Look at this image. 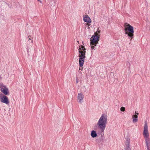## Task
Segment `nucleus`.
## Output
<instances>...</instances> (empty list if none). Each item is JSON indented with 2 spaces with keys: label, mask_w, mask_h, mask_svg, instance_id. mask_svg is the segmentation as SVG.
I'll list each match as a JSON object with an SVG mask.
<instances>
[{
  "label": "nucleus",
  "mask_w": 150,
  "mask_h": 150,
  "mask_svg": "<svg viewBox=\"0 0 150 150\" xmlns=\"http://www.w3.org/2000/svg\"><path fill=\"white\" fill-rule=\"evenodd\" d=\"M28 40L29 41V40H31V36L30 35L28 36Z\"/></svg>",
  "instance_id": "18"
},
{
  "label": "nucleus",
  "mask_w": 150,
  "mask_h": 150,
  "mask_svg": "<svg viewBox=\"0 0 150 150\" xmlns=\"http://www.w3.org/2000/svg\"><path fill=\"white\" fill-rule=\"evenodd\" d=\"M40 1L41 3V1Z\"/></svg>",
  "instance_id": "22"
},
{
  "label": "nucleus",
  "mask_w": 150,
  "mask_h": 150,
  "mask_svg": "<svg viewBox=\"0 0 150 150\" xmlns=\"http://www.w3.org/2000/svg\"><path fill=\"white\" fill-rule=\"evenodd\" d=\"M84 98L83 95L81 93H79L78 95V99L79 100V103H81L82 102L83 98Z\"/></svg>",
  "instance_id": "9"
},
{
  "label": "nucleus",
  "mask_w": 150,
  "mask_h": 150,
  "mask_svg": "<svg viewBox=\"0 0 150 150\" xmlns=\"http://www.w3.org/2000/svg\"><path fill=\"white\" fill-rule=\"evenodd\" d=\"M0 90L5 95H7L9 94V92L8 89L6 87V86L3 83H0Z\"/></svg>",
  "instance_id": "6"
},
{
  "label": "nucleus",
  "mask_w": 150,
  "mask_h": 150,
  "mask_svg": "<svg viewBox=\"0 0 150 150\" xmlns=\"http://www.w3.org/2000/svg\"><path fill=\"white\" fill-rule=\"evenodd\" d=\"M125 145L126 146V150H129V149L130 148V145H129V144H125Z\"/></svg>",
  "instance_id": "12"
},
{
  "label": "nucleus",
  "mask_w": 150,
  "mask_h": 150,
  "mask_svg": "<svg viewBox=\"0 0 150 150\" xmlns=\"http://www.w3.org/2000/svg\"><path fill=\"white\" fill-rule=\"evenodd\" d=\"M78 49L79 57V64L80 67H82L84 64L86 57V49L83 46L81 45L79 47Z\"/></svg>",
  "instance_id": "1"
},
{
  "label": "nucleus",
  "mask_w": 150,
  "mask_h": 150,
  "mask_svg": "<svg viewBox=\"0 0 150 150\" xmlns=\"http://www.w3.org/2000/svg\"><path fill=\"white\" fill-rule=\"evenodd\" d=\"M107 115L105 114H103L97 122V125L98 128L101 132H103L106 127V124L107 123Z\"/></svg>",
  "instance_id": "2"
},
{
  "label": "nucleus",
  "mask_w": 150,
  "mask_h": 150,
  "mask_svg": "<svg viewBox=\"0 0 150 150\" xmlns=\"http://www.w3.org/2000/svg\"><path fill=\"white\" fill-rule=\"evenodd\" d=\"M79 70H80V69H81V70H82V69H80V68H79Z\"/></svg>",
  "instance_id": "21"
},
{
  "label": "nucleus",
  "mask_w": 150,
  "mask_h": 150,
  "mask_svg": "<svg viewBox=\"0 0 150 150\" xmlns=\"http://www.w3.org/2000/svg\"><path fill=\"white\" fill-rule=\"evenodd\" d=\"M91 135L93 138H95L97 136L96 132L94 130H93L91 131Z\"/></svg>",
  "instance_id": "11"
},
{
  "label": "nucleus",
  "mask_w": 150,
  "mask_h": 150,
  "mask_svg": "<svg viewBox=\"0 0 150 150\" xmlns=\"http://www.w3.org/2000/svg\"><path fill=\"white\" fill-rule=\"evenodd\" d=\"M129 37V39H130V41L131 42L132 41V39L134 37V34H133V35L132 36H129V35H128Z\"/></svg>",
  "instance_id": "14"
},
{
  "label": "nucleus",
  "mask_w": 150,
  "mask_h": 150,
  "mask_svg": "<svg viewBox=\"0 0 150 150\" xmlns=\"http://www.w3.org/2000/svg\"><path fill=\"white\" fill-rule=\"evenodd\" d=\"M135 114H137V115H139V113H138V112H137L136 111V112H135Z\"/></svg>",
  "instance_id": "19"
},
{
  "label": "nucleus",
  "mask_w": 150,
  "mask_h": 150,
  "mask_svg": "<svg viewBox=\"0 0 150 150\" xmlns=\"http://www.w3.org/2000/svg\"><path fill=\"white\" fill-rule=\"evenodd\" d=\"M32 42H33V40H32Z\"/></svg>",
  "instance_id": "23"
},
{
  "label": "nucleus",
  "mask_w": 150,
  "mask_h": 150,
  "mask_svg": "<svg viewBox=\"0 0 150 150\" xmlns=\"http://www.w3.org/2000/svg\"><path fill=\"white\" fill-rule=\"evenodd\" d=\"M133 121V122H136L138 121V116L137 115H134L132 116Z\"/></svg>",
  "instance_id": "10"
},
{
  "label": "nucleus",
  "mask_w": 150,
  "mask_h": 150,
  "mask_svg": "<svg viewBox=\"0 0 150 150\" xmlns=\"http://www.w3.org/2000/svg\"><path fill=\"white\" fill-rule=\"evenodd\" d=\"M143 135L145 140L146 145L150 144V139L149 137L148 127L147 123H146L144 125Z\"/></svg>",
  "instance_id": "4"
},
{
  "label": "nucleus",
  "mask_w": 150,
  "mask_h": 150,
  "mask_svg": "<svg viewBox=\"0 0 150 150\" xmlns=\"http://www.w3.org/2000/svg\"><path fill=\"white\" fill-rule=\"evenodd\" d=\"M125 110V108L123 107H122L120 108V110L122 111H124Z\"/></svg>",
  "instance_id": "15"
},
{
  "label": "nucleus",
  "mask_w": 150,
  "mask_h": 150,
  "mask_svg": "<svg viewBox=\"0 0 150 150\" xmlns=\"http://www.w3.org/2000/svg\"><path fill=\"white\" fill-rule=\"evenodd\" d=\"M83 20L84 21L87 23V25L88 26H90V24L89 23H91V20L88 15H86L83 16Z\"/></svg>",
  "instance_id": "8"
},
{
  "label": "nucleus",
  "mask_w": 150,
  "mask_h": 150,
  "mask_svg": "<svg viewBox=\"0 0 150 150\" xmlns=\"http://www.w3.org/2000/svg\"><path fill=\"white\" fill-rule=\"evenodd\" d=\"M130 139L129 138L126 139V140L125 142V144H129L130 143Z\"/></svg>",
  "instance_id": "13"
},
{
  "label": "nucleus",
  "mask_w": 150,
  "mask_h": 150,
  "mask_svg": "<svg viewBox=\"0 0 150 150\" xmlns=\"http://www.w3.org/2000/svg\"><path fill=\"white\" fill-rule=\"evenodd\" d=\"M76 82L77 83H78V81L77 80H76Z\"/></svg>",
  "instance_id": "20"
},
{
  "label": "nucleus",
  "mask_w": 150,
  "mask_h": 150,
  "mask_svg": "<svg viewBox=\"0 0 150 150\" xmlns=\"http://www.w3.org/2000/svg\"><path fill=\"white\" fill-rule=\"evenodd\" d=\"M100 31L99 28H98L97 31L94 33L95 35H93L91 37V38L93 39L90 40V45H95V46L96 45L99 40L100 35H99V34L100 33Z\"/></svg>",
  "instance_id": "3"
},
{
  "label": "nucleus",
  "mask_w": 150,
  "mask_h": 150,
  "mask_svg": "<svg viewBox=\"0 0 150 150\" xmlns=\"http://www.w3.org/2000/svg\"><path fill=\"white\" fill-rule=\"evenodd\" d=\"M147 148L148 150H150V144L148 145H146Z\"/></svg>",
  "instance_id": "16"
},
{
  "label": "nucleus",
  "mask_w": 150,
  "mask_h": 150,
  "mask_svg": "<svg viewBox=\"0 0 150 150\" xmlns=\"http://www.w3.org/2000/svg\"><path fill=\"white\" fill-rule=\"evenodd\" d=\"M0 100L2 103L8 104L9 103L8 98L2 94L0 95Z\"/></svg>",
  "instance_id": "7"
},
{
  "label": "nucleus",
  "mask_w": 150,
  "mask_h": 150,
  "mask_svg": "<svg viewBox=\"0 0 150 150\" xmlns=\"http://www.w3.org/2000/svg\"><path fill=\"white\" fill-rule=\"evenodd\" d=\"M124 27L125 34L128 35L132 36L134 33L133 27L126 23L124 24Z\"/></svg>",
  "instance_id": "5"
},
{
  "label": "nucleus",
  "mask_w": 150,
  "mask_h": 150,
  "mask_svg": "<svg viewBox=\"0 0 150 150\" xmlns=\"http://www.w3.org/2000/svg\"><path fill=\"white\" fill-rule=\"evenodd\" d=\"M92 46L91 47V48L92 50H93L94 49L95 47L96 46H95V45H91Z\"/></svg>",
  "instance_id": "17"
}]
</instances>
